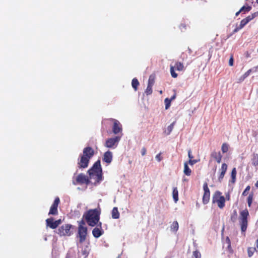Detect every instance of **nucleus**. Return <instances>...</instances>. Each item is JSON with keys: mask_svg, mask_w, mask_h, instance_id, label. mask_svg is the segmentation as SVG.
I'll list each match as a JSON object with an SVG mask.
<instances>
[{"mask_svg": "<svg viewBox=\"0 0 258 258\" xmlns=\"http://www.w3.org/2000/svg\"><path fill=\"white\" fill-rule=\"evenodd\" d=\"M101 209L99 207L95 209H90L85 212L83 215L87 224L91 227H94L99 223Z\"/></svg>", "mask_w": 258, "mask_h": 258, "instance_id": "nucleus-1", "label": "nucleus"}, {"mask_svg": "<svg viewBox=\"0 0 258 258\" xmlns=\"http://www.w3.org/2000/svg\"><path fill=\"white\" fill-rule=\"evenodd\" d=\"M88 173L90 179H95V183H99L102 180V169L100 160L94 163L91 168L88 170Z\"/></svg>", "mask_w": 258, "mask_h": 258, "instance_id": "nucleus-2", "label": "nucleus"}, {"mask_svg": "<svg viewBox=\"0 0 258 258\" xmlns=\"http://www.w3.org/2000/svg\"><path fill=\"white\" fill-rule=\"evenodd\" d=\"M249 216V212L247 209L240 212L239 220L242 232H245L247 229Z\"/></svg>", "mask_w": 258, "mask_h": 258, "instance_id": "nucleus-3", "label": "nucleus"}, {"mask_svg": "<svg viewBox=\"0 0 258 258\" xmlns=\"http://www.w3.org/2000/svg\"><path fill=\"white\" fill-rule=\"evenodd\" d=\"M212 202L216 203L218 208L222 209L225 206V198L222 195L221 192L217 190L213 196Z\"/></svg>", "mask_w": 258, "mask_h": 258, "instance_id": "nucleus-4", "label": "nucleus"}, {"mask_svg": "<svg viewBox=\"0 0 258 258\" xmlns=\"http://www.w3.org/2000/svg\"><path fill=\"white\" fill-rule=\"evenodd\" d=\"M72 227V225L71 224H65L60 226L57 230V234L60 236H69L71 235L72 232L71 228Z\"/></svg>", "mask_w": 258, "mask_h": 258, "instance_id": "nucleus-5", "label": "nucleus"}, {"mask_svg": "<svg viewBox=\"0 0 258 258\" xmlns=\"http://www.w3.org/2000/svg\"><path fill=\"white\" fill-rule=\"evenodd\" d=\"M88 234L87 227H78V232L77 237L79 238V243H82L84 242L86 239Z\"/></svg>", "mask_w": 258, "mask_h": 258, "instance_id": "nucleus-6", "label": "nucleus"}, {"mask_svg": "<svg viewBox=\"0 0 258 258\" xmlns=\"http://www.w3.org/2000/svg\"><path fill=\"white\" fill-rule=\"evenodd\" d=\"M175 69L178 71H182L184 70V67L183 64L180 62L177 61L175 63L174 66H170V72L171 73V76L176 78L177 77L178 75L175 72Z\"/></svg>", "mask_w": 258, "mask_h": 258, "instance_id": "nucleus-7", "label": "nucleus"}, {"mask_svg": "<svg viewBox=\"0 0 258 258\" xmlns=\"http://www.w3.org/2000/svg\"><path fill=\"white\" fill-rule=\"evenodd\" d=\"M90 182V181L85 174L83 173L79 174L76 177V180L73 181V183L74 185H76L78 184H88Z\"/></svg>", "mask_w": 258, "mask_h": 258, "instance_id": "nucleus-8", "label": "nucleus"}, {"mask_svg": "<svg viewBox=\"0 0 258 258\" xmlns=\"http://www.w3.org/2000/svg\"><path fill=\"white\" fill-rule=\"evenodd\" d=\"M90 160L87 158L80 155L79 158L78 159L77 165L79 169H84L88 166Z\"/></svg>", "mask_w": 258, "mask_h": 258, "instance_id": "nucleus-9", "label": "nucleus"}, {"mask_svg": "<svg viewBox=\"0 0 258 258\" xmlns=\"http://www.w3.org/2000/svg\"><path fill=\"white\" fill-rule=\"evenodd\" d=\"M203 189L204 193L203 196V203L205 205L208 204L210 200V191L208 186V183L205 182L203 185Z\"/></svg>", "mask_w": 258, "mask_h": 258, "instance_id": "nucleus-10", "label": "nucleus"}, {"mask_svg": "<svg viewBox=\"0 0 258 258\" xmlns=\"http://www.w3.org/2000/svg\"><path fill=\"white\" fill-rule=\"evenodd\" d=\"M61 219L54 221V219L53 218H49L46 220V226L53 229L56 228L58 226L61 224Z\"/></svg>", "mask_w": 258, "mask_h": 258, "instance_id": "nucleus-11", "label": "nucleus"}, {"mask_svg": "<svg viewBox=\"0 0 258 258\" xmlns=\"http://www.w3.org/2000/svg\"><path fill=\"white\" fill-rule=\"evenodd\" d=\"M59 202V198L58 197H56L52 205L50 207L48 213L49 215H56L58 214L57 207Z\"/></svg>", "mask_w": 258, "mask_h": 258, "instance_id": "nucleus-12", "label": "nucleus"}, {"mask_svg": "<svg viewBox=\"0 0 258 258\" xmlns=\"http://www.w3.org/2000/svg\"><path fill=\"white\" fill-rule=\"evenodd\" d=\"M94 150L92 147H87L84 148L83 154L81 155L90 160L94 156Z\"/></svg>", "mask_w": 258, "mask_h": 258, "instance_id": "nucleus-13", "label": "nucleus"}, {"mask_svg": "<svg viewBox=\"0 0 258 258\" xmlns=\"http://www.w3.org/2000/svg\"><path fill=\"white\" fill-rule=\"evenodd\" d=\"M96 226L92 230V234L94 237L99 238L104 233V231L102 229L101 222H99Z\"/></svg>", "mask_w": 258, "mask_h": 258, "instance_id": "nucleus-14", "label": "nucleus"}, {"mask_svg": "<svg viewBox=\"0 0 258 258\" xmlns=\"http://www.w3.org/2000/svg\"><path fill=\"white\" fill-rule=\"evenodd\" d=\"M120 138L119 137H115L114 138H111L108 139L105 143V146L107 148H112L115 144H116Z\"/></svg>", "mask_w": 258, "mask_h": 258, "instance_id": "nucleus-15", "label": "nucleus"}, {"mask_svg": "<svg viewBox=\"0 0 258 258\" xmlns=\"http://www.w3.org/2000/svg\"><path fill=\"white\" fill-rule=\"evenodd\" d=\"M110 120L113 121L112 132L114 134H117L122 131L121 125L117 120L113 118H110Z\"/></svg>", "mask_w": 258, "mask_h": 258, "instance_id": "nucleus-16", "label": "nucleus"}, {"mask_svg": "<svg viewBox=\"0 0 258 258\" xmlns=\"http://www.w3.org/2000/svg\"><path fill=\"white\" fill-rule=\"evenodd\" d=\"M254 17H246L245 19L241 21L240 24L238 26L234 29L233 33H235L238 32L239 30L242 29L245 25H246L250 20H251Z\"/></svg>", "mask_w": 258, "mask_h": 258, "instance_id": "nucleus-17", "label": "nucleus"}, {"mask_svg": "<svg viewBox=\"0 0 258 258\" xmlns=\"http://www.w3.org/2000/svg\"><path fill=\"white\" fill-rule=\"evenodd\" d=\"M112 159V153L110 151H107L104 153L102 158V161L108 165L111 163Z\"/></svg>", "mask_w": 258, "mask_h": 258, "instance_id": "nucleus-18", "label": "nucleus"}, {"mask_svg": "<svg viewBox=\"0 0 258 258\" xmlns=\"http://www.w3.org/2000/svg\"><path fill=\"white\" fill-rule=\"evenodd\" d=\"M227 167H228V166L226 163H224L222 164L221 168L220 169V174L218 176V181L220 182H222V181L225 176V174L227 171Z\"/></svg>", "mask_w": 258, "mask_h": 258, "instance_id": "nucleus-19", "label": "nucleus"}, {"mask_svg": "<svg viewBox=\"0 0 258 258\" xmlns=\"http://www.w3.org/2000/svg\"><path fill=\"white\" fill-rule=\"evenodd\" d=\"M223 247H224L226 250L229 253H232L233 251L231 246V241L229 237L227 236L223 242Z\"/></svg>", "mask_w": 258, "mask_h": 258, "instance_id": "nucleus-20", "label": "nucleus"}, {"mask_svg": "<svg viewBox=\"0 0 258 258\" xmlns=\"http://www.w3.org/2000/svg\"><path fill=\"white\" fill-rule=\"evenodd\" d=\"M251 9V7L248 5L243 6L238 12L235 13L236 16H237L240 13L242 15L246 14Z\"/></svg>", "mask_w": 258, "mask_h": 258, "instance_id": "nucleus-21", "label": "nucleus"}, {"mask_svg": "<svg viewBox=\"0 0 258 258\" xmlns=\"http://www.w3.org/2000/svg\"><path fill=\"white\" fill-rule=\"evenodd\" d=\"M211 157L216 160L217 163H220L222 160V155L220 152L213 151L211 154Z\"/></svg>", "mask_w": 258, "mask_h": 258, "instance_id": "nucleus-22", "label": "nucleus"}, {"mask_svg": "<svg viewBox=\"0 0 258 258\" xmlns=\"http://www.w3.org/2000/svg\"><path fill=\"white\" fill-rule=\"evenodd\" d=\"M81 254L86 258L88 256L89 253V248L88 246H82L81 248Z\"/></svg>", "mask_w": 258, "mask_h": 258, "instance_id": "nucleus-23", "label": "nucleus"}, {"mask_svg": "<svg viewBox=\"0 0 258 258\" xmlns=\"http://www.w3.org/2000/svg\"><path fill=\"white\" fill-rule=\"evenodd\" d=\"M112 218L113 219H118L119 218V213L117 207H114L111 212Z\"/></svg>", "mask_w": 258, "mask_h": 258, "instance_id": "nucleus-24", "label": "nucleus"}, {"mask_svg": "<svg viewBox=\"0 0 258 258\" xmlns=\"http://www.w3.org/2000/svg\"><path fill=\"white\" fill-rule=\"evenodd\" d=\"M184 173L187 176H190L191 173V170L188 166V163L187 162L184 163Z\"/></svg>", "mask_w": 258, "mask_h": 258, "instance_id": "nucleus-25", "label": "nucleus"}, {"mask_svg": "<svg viewBox=\"0 0 258 258\" xmlns=\"http://www.w3.org/2000/svg\"><path fill=\"white\" fill-rule=\"evenodd\" d=\"M236 174H237L236 169V168L234 167L232 169L231 173V182L232 183H234L236 181Z\"/></svg>", "mask_w": 258, "mask_h": 258, "instance_id": "nucleus-26", "label": "nucleus"}, {"mask_svg": "<svg viewBox=\"0 0 258 258\" xmlns=\"http://www.w3.org/2000/svg\"><path fill=\"white\" fill-rule=\"evenodd\" d=\"M254 197V194L253 192H251L249 194L248 197L247 198V202L248 204V207H251Z\"/></svg>", "mask_w": 258, "mask_h": 258, "instance_id": "nucleus-27", "label": "nucleus"}, {"mask_svg": "<svg viewBox=\"0 0 258 258\" xmlns=\"http://www.w3.org/2000/svg\"><path fill=\"white\" fill-rule=\"evenodd\" d=\"M172 196L175 203L178 201V191L177 187H174L172 191Z\"/></svg>", "mask_w": 258, "mask_h": 258, "instance_id": "nucleus-28", "label": "nucleus"}, {"mask_svg": "<svg viewBox=\"0 0 258 258\" xmlns=\"http://www.w3.org/2000/svg\"><path fill=\"white\" fill-rule=\"evenodd\" d=\"M178 223L177 221H174L172 224L171 225L170 228L171 230H172L173 232H177L178 229Z\"/></svg>", "mask_w": 258, "mask_h": 258, "instance_id": "nucleus-29", "label": "nucleus"}, {"mask_svg": "<svg viewBox=\"0 0 258 258\" xmlns=\"http://www.w3.org/2000/svg\"><path fill=\"white\" fill-rule=\"evenodd\" d=\"M139 85V82L137 79L134 78L132 81V86L135 91L138 89V87Z\"/></svg>", "mask_w": 258, "mask_h": 258, "instance_id": "nucleus-30", "label": "nucleus"}, {"mask_svg": "<svg viewBox=\"0 0 258 258\" xmlns=\"http://www.w3.org/2000/svg\"><path fill=\"white\" fill-rule=\"evenodd\" d=\"M252 164L254 166H258V155L256 154H254L253 155V157L251 159Z\"/></svg>", "mask_w": 258, "mask_h": 258, "instance_id": "nucleus-31", "label": "nucleus"}, {"mask_svg": "<svg viewBox=\"0 0 258 258\" xmlns=\"http://www.w3.org/2000/svg\"><path fill=\"white\" fill-rule=\"evenodd\" d=\"M253 72V68L249 69L246 71L240 78V81H243L246 78H247L250 74Z\"/></svg>", "mask_w": 258, "mask_h": 258, "instance_id": "nucleus-32", "label": "nucleus"}, {"mask_svg": "<svg viewBox=\"0 0 258 258\" xmlns=\"http://www.w3.org/2000/svg\"><path fill=\"white\" fill-rule=\"evenodd\" d=\"M155 75H150L149 77V80H148V85L153 86L155 83Z\"/></svg>", "mask_w": 258, "mask_h": 258, "instance_id": "nucleus-33", "label": "nucleus"}, {"mask_svg": "<svg viewBox=\"0 0 258 258\" xmlns=\"http://www.w3.org/2000/svg\"><path fill=\"white\" fill-rule=\"evenodd\" d=\"M174 123L175 122H173L167 127V130L165 131L167 135H169L172 131L174 127Z\"/></svg>", "mask_w": 258, "mask_h": 258, "instance_id": "nucleus-34", "label": "nucleus"}, {"mask_svg": "<svg viewBox=\"0 0 258 258\" xmlns=\"http://www.w3.org/2000/svg\"><path fill=\"white\" fill-rule=\"evenodd\" d=\"M221 150L223 153H227L228 151V145L227 143H223L221 147Z\"/></svg>", "mask_w": 258, "mask_h": 258, "instance_id": "nucleus-35", "label": "nucleus"}, {"mask_svg": "<svg viewBox=\"0 0 258 258\" xmlns=\"http://www.w3.org/2000/svg\"><path fill=\"white\" fill-rule=\"evenodd\" d=\"M256 250V248L254 247H249L247 249L248 255L249 257H251L254 252Z\"/></svg>", "mask_w": 258, "mask_h": 258, "instance_id": "nucleus-36", "label": "nucleus"}, {"mask_svg": "<svg viewBox=\"0 0 258 258\" xmlns=\"http://www.w3.org/2000/svg\"><path fill=\"white\" fill-rule=\"evenodd\" d=\"M171 100L168 98H166L165 99L164 103L165 104V109H168L169 108V107L170 106V105H171Z\"/></svg>", "mask_w": 258, "mask_h": 258, "instance_id": "nucleus-37", "label": "nucleus"}, {"mask_svg": "<svg viewBox=\"0 0 258 258\" xmlns=\"http://www.w3.org/2000/svg\"><path fill=\"white\" fill-rule=\"evenodd\" d=\"M152 87L153 86L147 85V87L145 92L147 95H151L152 93Z\"/></svg>", "mask_w": 258, "mask_h": 258, "instance_id": "nucleus-38", "label": "nucleus"}, {"mask_svg": "<svg viewBox=\"0 0 258 258\" xmlns=\"http://www.w3.org/2000/svg\"><path fill=\"white\" fill-rule=\"evenodd\" d=\"M250 189V186L249 185H247L244 191L242 193V196L243 197L246 196L248 194V192Z\"/></svg>", "mask_w": 258, "mask_h": 258, "instance_id": "nucleus-39", "label": "nucleus"}, {"mask_svg": "<svg viewBox=\"0 0 258 258\" xmlns=\"http://www.w3.org/2000/svg\"><path fill=\"white\" fill-rule=\"evenodd\" d=\"M85 220L83 219L80 221H78V227H87L85 226Z\"/></svg>", "mask_w": 258, "mask_h": 258, "instance_id": "nucleus-40", "label": "nucleus"}, {"mask_svg": "<svg viewBox=\"0 0 258 258\" xmlns=\"http://www.w3.org/2000/svg\"><path fill=\"white\" fill-rule=\"evenodd\" d=\"M193 255L195 258H201V254L198 250H196L193 252Z\"/></svg>", "mask_w": 258, "mask_h": 258, "instance_id": "nucleus-41", "label": "nucleus"}, {"mask_svg": "<svg viewBox=\"0 0 258 258\" xmlns=\"http://www.w3.org/2000/svg\"><path fill=\"white\" fill-rule=\"evenodd\" d=\"M233 62H234V58H233V56L232 54L230 56L229 60V65L231 67L233 66Z\"/></svg>", "mask_w": 258, "mask_h": 258, "instance_id": "nucleus-42", "label": "nucleus"}, {"mask_svg": "<svg viewBox=\"0 0 258 258\" xmlns=\"http://www.w3.org/2000/svg\"><path fill=\"white\" fill-rule=\"evenodd\" d=\"M236 217H237V213L236 211H234V215H232L231 216V220L233 222H234L236 220Z\"/></svg>", "mask_w": 258, "mask_h": 258, "instance_id": "nucleus-43", "label": "nucleus"}, {"mask_svg": "<svg viewBox=\"0 0 258 258\" xmlns=\"http://www.w3.org/2000/svg\"><path fill=\"white\" fill-rule=\"evenodd\" d=\"M198 162V160H192V159H189V160L188 163L190 165H193L194 164H196Z\"/></svg>", "mask_w": 258, "mask_h": 258, "instance_id": "nucleus-44", "label": "nucleus"}, {"mask_svg": "<svg viewBox=\"0 0 258 258\" xmlns=\"http://www.w3.org/2000/svg\"><path fill=\"white\" fill-rule=\"evenodd\" d=\"M161 153H159L158 154H157V155L156 156V157H155V158H156V160H157L158 161H159V162L161 161L162 160V157H161Z\"/></svg>", "mask_w": 258, "mask_h": 258, "instance_id": "nucleus-45", "label": "nucleus"}, {"mask_svg": "<svg viewBox=\"0 0 258 258\" xmlns=\"http://www.w3.org/2000/svg\"><path fill=\"white\" fill-rule=\"evenodd\" d=\"M225 198V201L226 200H227V201L230 200V195L229 192L226 193Z\"/></svg>", "mask_w": 258, "mask_h": 258, "instance_id": "nucleus-46", "label": "nucleus"}, {"mask_svg": "<svg viewBox=\"0 0 258 258\" xmlns=\"http://www.w3.org/2000/svg\"><path fill=\"white\" fill-rule=\"evenodd\" d=\"M146 152H147V150H146V149L145 147H143L142 149V150H141V154L142 156H144L146 155Z\"/></svg>", "mask_w": 258, "mask_h": 258, "instance_id": "nucleus-47", "label": "nucleus"}, {"mask_svg": "<svg viewBox=\"0 0 258 258\" xmlns=\"http://www.w3.org/2000/svg\"><path fill=\"white\" fill-rule=\"evenodd\" d=\"M188 156L189 159H192L194 158L193 156L191 154V152L190 150H188Z\"/></svg>", "mask_w": 258, "mask_h": 258, "instance_id": "nucleus-48", "label": "nucleus"}, {"mask_svg": "<svg viewBox=\"0 0 258 258\" xmlns=\"http://www.w3.org/2000/svg\"><path fill=\"white\" fill-rule=\"evenodd\" d=\"M258 72V65L253 68V72Z\"/></svg>", "mask_w": 258, "mask_h": 258, "instance_id": "nucleus-49", "label": "nucleus"}, {"mask_svg": "<svg viewBox=\"0 0 258 258\" xmlns=\"http://www.w3.org/2000/svg\"><path fill=\"white\" fill-rule=\"evenodd\" d=\"M176 98V93H174V94L171 97L170 99L171 101L174 100Z\"/></svg>", "mask_w": 258, "mask_h": 258, "instance_id": "nucleus-50", "label": "nucleus"}, {"mask_svg": "<svg viewBox=\"0 0 258 258\" xmlns=\"http://www.w3.org/2000/svg\"><path fill=\"white\" fill-rule=\"evenodd\" d=\"M256 248L258 250V239L256 240Z\"/></svg>", "mask_w": 258, "mask_h": 258, "instance_id": "nucleus-51", "label": "nucleus"}, {"mask_svg": "<svg viewBox=\"0 0 258 258\" xmlns=\"http://www.w3.org/2000/svg\"><path fill=\"white\" fill-rule=\"evenodd\" d=\"M252 16V17L255 16V13H254Z\"/></svg>", "mask_w": 258, "mask_h": 258, "instance_id": "nucleus-52", "label": "nucleus"}, {"mask_svg": "<svg viewBox=\"0 0 258 258\" xmlns=\"http://www.w3.org/2000/svg\"><path fill=\"white\" fill-rule=\"evenodd\" d=\"M160 94H162V91H160Z\"/></svg>", "mask_w": 258, "mask_h": 258, "instance_id": "nucleus-53", "label": "nucleus"}, {"mask_svg": "<svg viewBox=\"0 0 258 258\" xmlns=\"http://www.w3.org/2000/svg\"><path fill=\"white\" fill-rule=\"evenodd\" d=\"M256 3L258 4V0H256Z\"/></svg>", "mask_w": 258, "mask_h": 258, "instance_id": "nucleus-54", "label": "nucleus"}]
</instances>
